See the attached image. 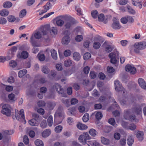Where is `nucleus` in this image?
I'll return each mask as SVG.
<instances>
[{
  "label": "nucleus",
  "mask_w": 146,
  "mask_h": 146,
  "mask_svg": "<svg viewBox=\"0 0 146 146\" xmlns=\"http://www.w3.org/2000/svg\"><path fill=\"white\" fill-rule=\"evenodd\" d=\"M62 102L66 106L68 107L70 105V102L68 99H62Z\"/></svg>",
  "instance_id": "obj_55"
},
{
  "label": "nucleus",
  "mask_w": 146,
  "mask_h": 146,
  "mask_svg": "<svg viewBox=\"0 0 146 146\" xmlns=\"http://www.w3.org/2000/svg\"><path fill=\"white\" fill-rule=\"evenodd\" d=\"M35 144L36 146H44L42 141L39 139H36L35 141Z\"/></svg>",
  "instance_id": "obj_43"
},
{
  "label": "nucleus",
  "mask_w": 146,
  "mask_h": 146,
  "mask_svg": "<svg viewBox=\"0 0 146 146\" xmlns=\"http://www.w3.org/2000/svg\"><path fill=\"white\" fill-rule=\"evenodd\" d=\"M73 57L74 60L76 61H79L81 58L80 54L78 52H76L74 53Z\"/></svg>",
  "instance_id": "obj_24"
},
{
  "label": "nucleus",
  "mask_w": 146,
  "mask_h": 146,
  "mask_svg": "<svg viewBox=\"0 0 146 146\" xmlns=\"http://www.w3.org/2000/svg\"><path fill=\"white\" fill-rule=\"evenodd\" d=\"M75 39L76 41L80 42L82 40L83 36L82 35H78L76 37Z\"/></svg>",
  "instance_id": "obj_54"
},
{
  "label": "nucleus",
  "mask_w": 146,
  "mask_h": 146,
  "mask_svg": "<svg viewBox=\"0 0 146 146\" xmlns=\"http://www.w3.org/2000/svg\"><path fill=\"white\" fill-rule=\"evenodd\" d=\"M32 37L33 38L39 39L41 38L42 37L40 32L39 31H37L34 33L31 36V37Z\"/></svg>",
  "instance_id": "obj_21"
},
{
  "label": "nucleus",
  "mask_w": 146,
  "mask_h": 146,
  "mask_svg": "<svg viewBox=\"0 0 146 146\" xmlns=\"http://www.w3.org/2000/svg\"><path fill=\"white\" fill-rule=\"evenodd\" d=\"M62 127L61 125H58L54 129V130L57 133H59L62 130Z\"/></svg>",
  "instance_id": "obj_46"
},
{
  "label": "nucleus",
  "mask_w": 146,
  "mask_h": 146,
  "mask_svg": "<svg viewBox=\"0 0 146 146\" xmlns=\"http://www.w3.org/2000/svg\"><path fill=\"white\" fill-rule=\"evenodd\" d=\"M52 117L51 115H50L48 118L47 122L49 126L51 127L52 126L53 123Z\"/></svg>",
  "instance_id": "obj_37"
},
{
  "label": "nucleus",
  "mask_w": 146,
  "mask_h": 146,
  "mask_svg": "<svg viewBox=\"0 0 146 146\" xmlns=\"http://www.w3.org/2000/svg\"><path fill=\"white\" fill-rule=\"evenodd\" d=\"M62 19H63L60 18V16L57 19L56 21V24L58 26L62 27L64 25V22Z\"/></svg>",
  "instance_id": "obj_19"
},
{
  "label": "nucleus",
  "mask_w": 146,
  "mask_h": 146,
  "mask_svg": "<svg viewBox=\"0 0 146 146\" xmlns=\"http://www.w3.org/2000/svg\"><path fill=\"white\" fill-rule=\"evenodd\" d=\"M126 71L129 72L131 74L134 75L136 73V68L133 66L128 64L125 67Z\"/></svg>",
  "instance_id": "obj_9"
},
{
  "label": "nucleus",
  "mask_w": 146,
  "mask_h": 146,
  "mask_svg": "<svg viewBox=\"0 0 146 146\" xmlns=\"http://www.w3.org/2000/svg\"><path fill=\"white\" fill-rule=\"evenodd\" d=\"M102 113L100 112H97L95 115L96 119L98 120L101 119L102 117Z\"/></svg>",
  "instance_id": "obj_48"
},
{
  "label": "nucleus",
  "mask_w": 146,
  "mask_h": 146,
  "mask_svg": "<svg viewBox=\"0 0 146 146\" xmlns=\"http://www.w3.org/2000/svg\"><path fill=\"white\" fill-rule=\"evenodd\" d=\"M91 14L92 17L96 19L97 18L98 13L97 10H94L91 11Z\"/></svg>",
  "instance_id": "obj_40"
},
{
  "label": "nucleus",
  "mask_w": 146,
  "mask_h": 146,
  "mask_svg": "<svg viewBox=\"0 0 146 146\" xmlns=\"http://www.w3.org/2000/svg\"><path fill=\"white\" fill-rule=\"evenodd\" d=\"M76 111V109L75 107L70 108L68 109V111L70 115L72 114Z\"/></svg>",
  "instance_id": "obj_57"
},
{
  "label": "nucleus",
  "mask_w": 146,
  "mask_h": 146,
  "mask_svg": "<svg viewBox=\"0 0 146 146\" xmlns=\"http://www.w3.org/2000/svg\"><path fill=\"white\" fill-rule=\"evenodd\" d=\"M131 111V110H127L125 111L124 117L125 119L131 121L135 120V115H130V114L132 113Z\"/></svg>",
  "instance_id": "obj_6"
},
{
  "label": "nucleus",
  "mask_w": 146,
  "mask_h": 146,
  "mask_svg": "<svg viewBox=\"0 0 146 146\" xmlns=\"http://www.w3.org/2000/svg\"><path fill=\"white\" fill-rule=\"evenodd\" d=\"M101 142L104 145H108L110 143V140L108 139L103 137H101Z\"/></svg>",
  "instance_id": "obj_28"
},
{
  "label": "nucleus",
  "mask_w": 146,
  "mask_h": 146,
  "mask_svg": "<svg viewBox=\"0 0 146 146\" xmlns=\"http://www.w3.org/2000/svg\"><path fill=\"white\" fill-rule=\"evenodd\" d=\"M72 64V61L70 60H67L65 61L64 62V65L65 66H69Z\"/></svg>",
  "instance_id": "obj_52"
},
{
  "label": "nucleus",
  "mask_w": 146,
  "mask_h": 146,
  "mask_svg": "<svg viewBox=\"0 0 146 146\" xmlns=\"http://www.w3.org/2000/svg\"><path fill=\"white\" fill-rule=\"evenodd\" d=\"M51 53L52 58L55 60H57V55L56 51L54 49H52L51 50Z\"/></svg>",
  "instance_id": "obj_35"
},
{
  "label": "nucleus",
  "mask_w": 146,
  "mask_h": 146,
  "mask_svg": "<svg viewBox=\"0 0 146 146\" xmlns=\"http://www.w3.org/2000/svg\"><path fill=\"white\" fill-rule=\"evenodd\" d=\"M27 70L26 69L20 70L18 74L19 77L20 78L22 77L27 73Z\"/></svg>",
  "instance_id": "obj_27"
},
{
  "label": "nucleus",
  "mask_w": 146,
  "mask_h": 146,
  "mask_svg": "<svg viewBox=\"0 0 146 146\" xmlns=\"http://www.w3.org/2000/svg\"><path fill=\"white\" fill-rule=\"evenodd\" d=\"M138 82L139 86L143 89H146V83L144 80L142 78H139L138 80Z\"/></svg>",
  "instance_id": "obj_17"
},
{
  "label": "nucleus",
  "mask_w": 146,
  "mask_h": 146,
  "mask_svg": "<svg viewBox=\"0 0 146 146\" xmlns=\"http://www.w3.org/2000/svg\"><path fill=\"white\" fill-rule=\"evenodd\" d=\"M115 89L116 91L120 92L123 90V88L121 85V84L117 80H116L114 81Z\"/></svg>",
  "instance_id": "obj_11"
},
{
  "label": "nucleus",
  "mask_w": 146,
  "mask_h": 146,
  "mask_svg": "<svg viewBox=\"0 0 146 146\" xmlns=\"http://www.w3.org/2000/svg\"><path fill=\"white\" fill-rule=\"evenodd\" d=\"M113 23L111 25L112 28L115 30L119 29L121 28V26L119 24V21L115 17L113 19Z\"/></svg>",
  "instance_id": "obj_8"
},
{
  "label": "nucleus",
  "mask_w": 146,
  "mask_h": 146,
  "mask_svg": "<svg viewBox=\"0 0 146 146\" xmlns=\"http://www.w3.org/2000/svg\"><path fill=\"white\" fill-rule=\"evenodd\" d=\"M29 124L32 126H36L38 125V122H36V121L33 119L30 120L29 121Z\"/></svg>",
  "instance_id": "obj_41"
},
{
  "label": "nucleus",
  "mask_w": 146,
  "mask_h": 146,
  "mask_svg": "<svg viewBox=\"0 0 146 146\" xmlns=\"http://www.w3.org/2000/svg\"><path fill=\"white\" fill-rule=\"evenodd\" d=\"M91 57L90 54L89 52L86 53L84 55L83 58L84 59H88Z\"/></svg>",
  "instance_id": "obj_59"
},
{
  "label": "nucleus",
  "mask_w": 146,
  "mask_h": 146,
  "mask_svg": "<svg viewBox=\"0 0 146 146\" xmlns=\"http://www.w3.org/2000/svg\"><path fill=\"white\" fill-rule=\"evenodd\" d=\"M121 21L122 23L124 24L127 23L128 22L127 16L122 18L121 19Z\"/></svg>",
  "instance_id": "obj_62"
},
{
  "label": "nucleus",
  "mask_w": 146,
  "mask_h": 146,
  "mask_svg": "<svg viewBox=\"0 0 146 146\" xmlns=\"http://www.w3.org/2000/svg\"><path fill=\"white\" fill-rule=\"evenodd\" d=\"M134 141L133 137L131 136H129L128 137L127 139V143L128 145L129 146L132 145Z\"/></svg>",
  "instance_id": "obj_31"
},
{
  "label": "nucleus",
  "mask_w": 146,
  "mask_h": 146,
  "mask_svg": "<svg viewBox=\"0 0 146 146\" xmlns=\"http://www.w3.org/2000/svg\"><path fill=\"white\" fill-rule=\"evenodd\" d=\"M114 53H110L109 55V57L111 58V62L113 64H115L117 61L116 57L118 56L119 53L116 50H114Z\"/></svg>",
  "instance_id": "obj_5"
},
{
  "label": "nucleus",
  "mask_w": 146,
  "mask_h": 146,
  "mask_svg": "<svg viewBox=\"0 0 146 146\" xmlns=\"http://www.w3.org/2000/svg\"><path fill=\"white\" fill-rule=\"evenodd\" d=\"M133 46L135 48L134 52L136 53H138L139 52V50L144 49L146 48V42L143 41L137 42Z\"/></svg>",
  "instance_id": "obj_2"
},
{
  "label": "nucleus",
  "mask_w": 146,
  "mask_h": 146,
  "mask_svg": "<svg viewBox=\"0 0 146 146\" xmlns=\"http://www.w3.org/2000/svg\"><path fill=\"white\" fill-rule=\"evenodd\" d=\"M63 110V108L61 106H60L59 107L58 110H57V115L59 117H63L64 113L62 111H60Z\"/></svg>",
  "instance_id": "obj_23"
},
{
  "label": "nucleus",
  "mask_w": 146,
  "mask_h": 146,
  "mask_svg": "<svg viewBox=\"0 0 146 146\" xmlns=\"http://www.w3.org/2000/svg\"><path fill=\"white\" fill-rule=\"evenodd\" d=\"M136 137L139 140L142 141L143 139V132L141 131H139L136 133Z\"/></svg>",
  "instance_id": "obj_22"
},
{
  "label": "nucleus",
  "mask_w": 146,
  "mask_h": 146,
  "mask_svg": "<svg viewBox=\"0 0 146 146\" xmlns=\"http://www.w3.org/2000/svg\"><path fill=\"white\" fill-rule=\"evenodd\" d=\"M40 125L42 128H45L47 126L46 120H43L40 123Z\"/></svg>",
  "instance_id": "obj_61"
},
{
  "label": "nucleus",
  "mask_w": 146,
  "mask_h": 146,
  "mask_svg": "<svg viewBox=\"0 0 146 146\" xmlns=\"http://www.w3.org/2000/svg\"><path fill=\"white\" fill-rule=\"evenodd\" d=\"M127 8L128 9V12L132 14H134L135 13V11L130 6H127Z\"/></svg>",
  "instance_id": "obj_58"
},
{
  "label": "nucleus",
  "mask_w": 146,
  "mask_h": 146,
  "mask_svg": "<svg viewBox=\"0 0 146 146\" xmlns=\"http://www.w3.org/2000/svg\"><path fill=\"white\" fill-rule=\"evenodd\" d=\"M51 7V5L50 3L49 2L47 3L43 7L44 10L41 11L39 13V15H41L44 13L46 12L47 10H49Z\"/></svg>",
  "instance_id": "obj_16"
},
{
  "label": "nucleus",
  "mask_w": 146,
  "mask_h": 146,
  "mask_svg": "<svg viewBox=\"0 0 146 146\" xmlns=\"http://www.w3.org/2000/svg\"><path fill=\"white\" fill-rule=\"evenodd\" d=\"M9 13V11L7 10L3 9L0 11V14L1 16L5 17L8 15Z\"/></svg>",
  "instance_id": "obj_34"
},
{
  "label": "nucleus",
  "mask_w": 146,
  "mask_h": 146,
  "mask_svg": "<svg viewBox=\"0 0 146 146\" xmlns=\"http://www.w3.org/2000/svg\"><path fill=\"white\" fill-rule=\"evenodd\" d=\"M89 133L90 135L93 137L96 135L97 132L94 129H91L89 131Z\"/></svg>",
  "instance_id": "obj_38"
},
{
  "label": "nucleus",
  "mask_w": 146,
  "mask_h": 146,
  "mask_svg": "<svg viewBox=\"0 0 146 146\" xmlns=\"http://www.w3.org/2000/svg\"><path fill=\"white\" fill-rule=\"evenodd\" d=\"M70 39L69 35H67L64 36L62 40V42L64 45L68 44L70 42Z\"/></svg>",
  "instance_id": "obj_20"
},
{
  "label": "nucleus",
  "mask_w": 146,
  "mask_h": 146,
  "mask_svg": "<svg viewBox=\"0 0 146 146\" xmlns=\"http://www.w3.org/2000/svg\"><path fill=\"white\" fill-rule=\"evenodd\" d=\"M51 133V131L50 129H46L42 133V136L43 137H46L48 136Z\"/></svg>",
  "instance_id": "obj_25"
},
{
  "label": "nucleus",
  "mask_w": 146,
  "mask_h": 146,
  "mask_svg": "<svg viewBox=\"0 0 146 146\" xmlns=\"http://www.w3.org/2000/svg\"><path fill=\"white\" fill-rule=\"evenodd\" d=\"M119 142L120 145L121 146H124L126 143V140L124 138L121 139L120 140Z\"/></svg>",
  "instance_id": "obj_64"
},
{
  "label": "nucleus",
  "mask_w": 146,
  "mask_h": 146,
  "mask_svg": "<svg viewBox=\"0 0 146 146\" xmlns=\"http://www.w3.org/2000/svg\"><path fill=\"white\" fill-rule=\"evenodd\" d=\"M54 87L59 94H60L62 96H64V90L59 84L58 83H55L54 85Z\"/></svg>",
  "instance_id": "obj_10"
},
{
  "label": "nucleus",
  "mask_w": 146,
  "mask_h": 146,
  "mask_svg": "<svg viewBox=\"0 0 146 146\" xmlns=\"http://www.w3.org/2000/svg\"><path fill=\"white\" fill-rule=\"evenodd\" d=\"M28 56V53L26 51H23L21 52V54L19 53L17 55L18 58H23L25 59L27 58Z\"/></svg>",
  "instance_id": "obj_15"
},
{
  "label": "nucleus",
  "mask_w": 146,
  "mask_h": 146,
  "mask_svg": "<svg viewBox=\"0 0 146 146\" xmlns=\"http://www.w3.org/2000/svg\"><path fill=\"white\" fill-rule=\"evenodd\" d=\"M130 110L132 113L136 114H140L142 112V108L140 106H137L132 109Z\"/></svg>",
  "instance_id": "obj_12"
},
{
  "label": "nucleus",
  "mask_w": 146,
  "mask_h": 146,
  "mask_svg": "<svg viewBox=\"0 0 146 146\" xmlns=\"http://www.w3.org/2000/svg\"><path fill=\"white\" fill-rule=\"evenodd\" d=\"M71 53V51L69 50H66L64 52V55L66 57H67L70 56Z\"/></svg>",
  "instance_id": "obj_63"
},
{
  "label": "nucleus",
  "mask_w": 146,
  "mask_h": 146,
  "mask_svg": "<svg viewBox=\"0 0 146 146\" xmlns=\"http://www.w3.org/2000/svg\"><path fill=\"white\" fill-rule=\"evenodd\" d=\"M27 13V11L25 9H23L22 10L19 14V17L20 18H22L25 17Z\"/></svg>",
  "instance_id": "obj_39"
},
{
  "label": "nucleus",
  "mask_w": 146,
  "mask_h": 146,
  "mask_svg": "<svg viewBox=\"0 0 146 146\" xmlns=\"http://www.w3.org/2000/svg\"><path fill=\"white\" fill-rule=\"evenodd\" d=\"M0 96L2 97H5L6 96L5 91L2 88L0 89Z\"/></svg>",
  "instance_id": "obj_47"
},
{
  "label": "nucleus",
  "mask_w": 146,
  "mask_h": 146,
  "mask_svg": "<svg viewBox=\"0 0 146 146\" xmlns=\"http://www.w3.org/2000/svg\"><path fill=\"white\" fill-rule=\"evenodd\" d=\"M15 117L17 120L20 121L24 120V123H26V121L25 120L24 112L23 109L20 110L19 111L15 110Z\"/></svg>",
  "instance_id": "obj_3"
},
{
  "label": "nucleus",
  "mask_w": 146,
  "mask_h": 146,
  "mask_svg": "<svg viewBox=\"0 0 146 146\" xmlns=\"http://www.w3.org/2000/svg\"><path fill=\"white\" fill-rule=\"evenodd\" d=\"M77 127L78 129L82 130L86 129L88 128L86 125L81 123L78 124Z\"/></svg>",
  "instance_id": "obj_26"
},
{
  "label": "nucleus",
  "mask_w": 146,
  "mask_h": 146,
  "mask_svg": "<svg viewBox=\"0 0 146 146\" xmlns=\"http://www.w3.org/2000/svg\"><path fill=\"white\" fill-rule=\"evenodd\" d=\"M56 105L55 102H50L48 103V106L50 110H52Z\"/></svg>",
  "instance_id": "obj_49"
},
{
  "label": "nucleus",
  "mask_w": 146,
  "mask_h": 146,
  "mask_svg": "<svg viewBox=\"0 0 146 146\" xmlns=\"http://www.w3.org/2000/svg\"><path fill=\"white\" fill-rule=\"evenodd\" d=\"M96 76V73L94 71H91L90 73V77L91 79H94Z\"/></svg>",
  "instance_id": "obj_53"
},
{
  "label": "nucleus",
  "mask_w": 146,
  "mask_h": 146,
  "mask_svg": "<svg viewBox=\"0 0 146 146\" xmlns=\"http://www.w3.org/2000/svg\"><path fill=\"white\" fill-rule=\"evenodd\" d=\"M2 108L1 112L2 114L7 116L11 115V108L9 105L7 104H4L2 106Z\"/></svg>",
  "instance_id": "obj_4"
},
{
  "label": "nucleus",
  "mask_w": 146,
  "mask_h": 146,
  "mask_svg": "<svg viewBox=\"0 0 146 146\" xmlns=\"http://www.w3.org/2000/svg\"><path fill=\"white\" fill-rule=\"evenodd\" d=\"M89 119V115L88 113H86L84 114L82 118L83 121L85 122H87Z\"/></svg>",
  "instance_id": "obj_44"
},
{
  "label": "nucleus",
  "mask_w": 146,
  "mask_h": 146,
  "mask_svg": "<svg viewBox=\"0 0 146 146\" xmlns=\"http://www.w3.org/2000/svg\"><path fill=\"white\" fill-rule=\"evenodd\" d=\"M7 22V20L4 17H0V24L4 25Z\"/></svg>",
  "instance_id": "obj_60"
},
{
  "label": "nucleus",
  "mask_w": 146,
  "mask_h": 146,
  "mask_svg": "<svg viewBox=\"0 0 146 146\" xmlns=\"http://www.w3.org/2000/svg\"><path fill=\"white\" fill-rule=\"evenodd\" d=\"M17 49V47L14 46L13 47L11 50L9 52V54L8 55V57L7 58V59H10L12 58L14 54H15V52L16 51Z\"/></svg>",
  "instance_id": "obj_14"
},
{
  "label": "nucleus",
  "mask_w": 146,
  "mask_h": 146,
  "mask_svg": "<svg viewBox=\"0 0 146 146\" xmlns=\"http://www.w3.org/2000/svg\"><path fill=\"white\" fill-rule=\"evenodd\" d=\"M88 143H89L87 144L89 146H99V143L98 142L95 141H88Z\"/></svg>",
  "instance_id": "obj_30"
},
{
  "label": "nucleus",
  "mask_w": 146,
  "mask_h": 146,
  "mask_svg": "<svg viewBox=\"0 0 146 146\" xmlns=\"http://www.w3.org/2000/svg\"><path fill=\"white\" fill-rule=\"evenodd\" d=\"M90 137L87 133H84L80 135L79 137V141L83 144L86 143V140L89 139Z\"/></svg>",
  "instance_id": "obj_7"
},
{
  "label": "nucleus",
  "mask_w": 146,
  "mask_h": 146,
  "mask_svg": "<svg viewBox=\"0 0 146 146\" xmlns=\"http://www.w3.org/2000/svg\"><path fill=\"white\" fill-rule=\"evenodd\" d=\"M98 20L100 22H103L104 24H106L108 22L107 18H105L104 15L103 14H100L98 16Z\"/></svg>",
  "instance_id": "obj_18"
},
{
  "label": "nucleus",
  "mask_w": 146,
  "mask_h": 146,
  "mask_svg": "<svg viewBox=\"0 0 146 146\" xmlns=\"http://www.w3.org/2000/svg\"><path fill=\"white\" fill-rule=\"evenodd\" d=\"M47 29L45 27H42L41 28V32L42 33L43 35H47Z\"/></svg>",
  "instance_id": "obj_56"
},
{
  "label": "nucleus",
  "mask_w": 146,
  "mask_h": 146,
  "mask_svg": "<svg viewBox=\"0 0 146 146\" xmlns=\"http://www.w3.org/2000/svg\"><path fill=\"white\" fill-rule=\"evenodd\" d=\"M9 65L10 67L14 68L17 66V64L15 61L12 60L9 62Z\"/></svg>",
  "instance_id": "obj_50"
},
{
  "label": "nucleus",
  "mask_w": 146,
  "mask_h": 146,
  "mask_svg": "<svg viewBox=\"0 0 146 146\" xmlns=\"http://www.w3.org/2000/svg\"><path fill=\"white\" fill-rule=\"evenodd\" d=\"M60 18L65 20L64 26L66 29H71L73 25L75 23V19L70 16L61 15Z\"/></svg>",
  "instance_id": "obj_1"
},
{
  "label": "nucleus",
  "mask_w": 146,
  "mask_h": 146,
  "mask_svg": "<svg viewBox=\"0 0 146 146\" xmlns=\"http://www.w3.org/2000/svg\"><path fill=\"white\" fill-rule=\"evenodd\" d=\"M7 19L9 22H13L15 21V18L14 16L9 15L7 17Z\"/></svg>",
  "instance_id": "obj_45"
},
{
  "label": "nucleus",
  "mask_w": 146,
  "mask_h": 146,
  "mask_svg": "<svg viewBox=\"0 0 146 146\" xmlns=\"http://www.w3.org/2000/svg\"><path fill=\"white\" fill-rule=\"evenodd\" d=\"M121 123V125L123 128L128 129L129 124L127 122H125L124 121H122Z\"/></svg>",
  "instance_id": "obj_51"
},
{
  "label": "nucleus",
  "mask_w": 146,
  "mask_h": 146,
  "mask_svg": "<svg viewBox=\"0 0 146 146\" xmlns=\"http://www.w3.org/2000/svg\"><path fill=\"white\" fill-rule=\"evenodd\" d=\"M104 45L105 47L106 51L108 53L111 52L114 48L113 46L112 45H109L108 42L105 41L104 44Z\"/></svg>",
  "instance_id": "obj_13"
},
{
  "label": "nucleus",
  "mask_w": 146,
  "mask_h": 146,
  "mask_svg": "<svg viewBox=\"0 0 146 146\" xmlns=\"http://www.w3.org/2000/svg\"><path fill=\"white\" fill-rule=\"evenodd\" d=\"M101 46L100 43L98 42H94L93 44V47L95 49H98Z\"/></svg>",
  "instance_id": "obj_42"
},
{
  "label": "nucleus",
  "mask_w": 146,
  "mask_h": 146,
  "mask_svg": "<svg viewBox=\"0 0 146 146\" xmlns=\"http://www.w3.org/2000/svg\"><path fill=\"white\" fill-rule=\"evenodd\" d=\"M33 119L36 121V122H38V123L41 120V117L38 114H34L33 115Z\"/></svg>",
  "instance_id": "obj_29"
},
{
  "label": "nucleus",
  "mask_w": 146,
  "mask_h": 146,
  "mask_svg": "<svg viewBox=\"0 0 146 146\" xmlns=\"http://www.w3.org/2000/svg\"><path fill=\"white\" fill-rule=\"evenodd\" d=\"M41 68L42 72L44 74H48L50 71L49 69L46 66H42Z\"/></svg>",
  "instance_id": "obj_33"
},
{
  "label": "nucleus",
  "mask_w": 146,
  "mask_h": 146,
  "mask_svg": "<svg viewBox=\"0 0 146 146\" xmlns=\"http://www.w3.org/2000/svg\"><path fill=\"white\" fill-rule=\"evenodd\" d=\"M30 42L34 47L39 46V45L37 44L36 42L35 41V39L33 38L32 37L30 38Z\"/></svg>",
  "instance_id": "obj_32"
},
{
  "label": "nucleus",
  "mask_w": 146,
  "mask_h": 146,
  "mask_svg": "<svg viewBox=\"0 0 146 146\" xmlns=\"http://www.w3.org/2000/svg\"><path fill=\"white\" fill-rule=\"evenodd\" d=\"M3 5L4 7L8 8L11 7L12 5V4L10 2L7 1L4 3Z\"/></svg>",
  "instance_id": "obj_36"
}]
</instances>
